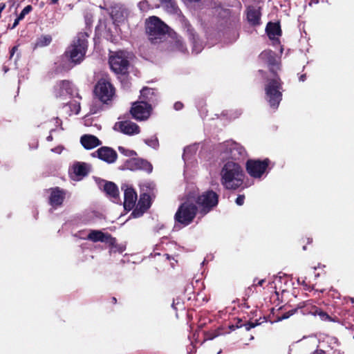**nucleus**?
<instances>
[{
    "instance_id": "8",
    "label": "nucleus",
    "mask_w": 354,
    "mask_h": 354,
    "mask_svg": "<svg viewBox=\"0 0 354 354\" xmlns=\"http://www.w3.org/2000/svg\"><path fill=\"white\" fill-rule=\"evenodd\" d=\"M196 203L201 211L206 214L218 203V195L213 191L203 192L197 198Z\"/></svg>"
},
{
    "instance_id": "11",
    "label": "nucleus",
    "mask_w": 354,
    "mask_h": 354,
    "mask_svg": "<svg viewBox=\"0 0 354 354\" xmlns=\"http://www.w3.org/2000/svg\"><path fill=\"white\" fill-rule=\"evenodd\" d=\"M92 155L109 164L114 162L117 159L116 152L113 149L108 147H100L93 153Z\"/></svg>"
},
{
    "instance_id": "31",
    "label": "nucleus",
    "mask_w": 354,
    "mask_h": 354,
    "mask_svg": "<svg viewBox=\"0 0 354 354\" xmlns=\"http://www.w3.org/2000/svg\"><path fill=\"white\" fill-rule=\"evenodd\" d=\"M145 142L149 147L154 149L157 148L158 146V140L156 137H153L150 139H147L145 140Z\"/></svg>"
},
{
    "instance_id": "22",
    "label": "nucleus",
    "mask_w": 354,
    "mask_h": 354,
    "mask_svg": "<svg viewBox=\"0 0 354 354\" xmlns=\"http://www.w3.org/2000/svg\"><path fill=\"white\" fill-rule=\"evenodd\" d=\"M55 93L57 97L68 98L72 95L71 84L68 81L59 83L55 87Z\"/></svg>"
},
{
    "instance_id": "16",
    "label": "nucleus",
    "mask_w": 354,
    "mask_h": 354,
    "mask_svg": "<svg viewBox=\"0 0 354 354\" xmlns=\"http://www.w3.org/2000/svg\"><path fill=\"white\" fill-rule=\"evenodd\" d=\"M115 127L118 128L124 134L132 136L140 132L139 127L131 121H122L117 123Z\"/></svg>"
},
{
    "instance_id": "25",
    "label": "nucleus",
    "mask_w": 354,
    "mask_h": 354,
    "mask_svg": "<svg viewBox=\"0 0 354 354\" xmlns=\"http://www.w3.org/2000/svg\"><path fill=\"white\" fill-rule=\"evenodd\" d=\"M267 34L270 39L275 40L281 35V28L279 24L269 23L266 27Z\"/></svg>"
},
{
    "instance_id": "47",
    "label": "nucleus",
    "mask_w": 354,
    "mask_h": 354,
    "mask_svg": "<svg viewBox=\"0 0 354 354\" xmlns=\"http://www.w3.org/2000/svg\"><path fill=\"white\" fill-rule=\"evenodd\" d=\"M299 79H300L301 81H304L305 80V75H301Z\"/></svg>"
},
{
    "instance_id": "18",
    "label": "nucleus",
    "mask_w": 354,
    "mask_h": 354,
    "mask_svg": "<svg viewBox=\"0 0 354 354\" xmlns=\"http://www.w3.org/2000/svg\"><path fill=\"white\" fill-rule=\"evenodd\" d=\"M110 14L114 22L118 24L124 21L128 15L127 10L120 5L113 6Z\"/></svg>"
},
{
    "instance_id": "20",
    "label": "nucleus",
    "mask_w": 354,
    "mask_h": 354,
    "mask_svg": "<svg viewBox=\"0 0 354 354\" xmlns=\"http://www.w3.org/2000/svg\"><path fill=\"white\" fill-rule=\"evenodd\" d=\"M127 167L131 170L142 169L147 172L152 171V165L150 162L142 159H131L128 162Z\"/></svg>"
},
{
    "instance_id": "3",
    "label": "nucleus",
    "mask_w": 354,
    "mask_h": 354,
    "mask_svg": "<svg viewBox=\"0 0 354 354\" xmlns=\"http://www.w3.org/2000/svg\"><path fill=\"white\" fill-rule=\"evenodd\" d=\"M167 30L168 26L157 17H151L146 21V31L152 43L158 42V39L161 40Z\"/></svg>"
},
{
    "instance_id": "15",
    "label": "nucleus",
    "mask_w": 354,
    "mask_h": 354,
    "mask_svg": "<svg viewBox=\"0 0 354 354\" xmlns=\"http://www.w3.org/2000/svg\"><path fill=\"white\" fill-rule=\"evenodd\" d=\"M259 59L268 64L272 72H274L275 69H278L279 61L275 57L274 53L271 50H264L259 55Z\"/></svg>"
},
{
    "instance_id": "41",
    "label": "nucleus",
    "mask_w": 354,
    "mask_h": 354,
    "mask_svg": "<svg viewBox=\"0 0 354 354\" xmlns=\"http://www.w3.org/2000/svg\"><path fill=\"white\" fill-rule=\"evenodd\" d=\"M17 48H18V46H14L12 50H11V53H10V57H12L13 55L15 54V53L17 50Z\"/></svg>"
},
{
    "instance_id": "12",
    "label": "nucleus",
    "mask_w": 354,
    "mask_h": 354,
    "mask_svg": "<svg viewBox=\"0 0 354 354\" xmlns=\"http://www.w3.org/2000/svg\"><path fill=\"white\" fill-rule=\"evenodd\" d=\"M86 239L93 242L100 241L106 243L112 246H114L116 243L115 239L111 237L110 234L104 233L100 230H91Z\"/></svg>"
},
{
    "instance_id": "40",
    "label": "nucleus",
    "mask_w": 354,
    "mask_h": 354,
    "mask_svg": "<svg viewBox=\"0 0 354 354\" xmlns=\"http://www.w3.org/2000/svg\"><path fill=\"white\" fill-rule=\"evenodd\" d=\"M182 108H183V104L181 102H178L174 104V109L176 110H180Z\"/></svg>"
},
{
    "instance_id": "34",
    "label": "nucleus",
    "mask_w": 354,
    "mask_h": 354,
    "mask_svg": "<svg viewBox=\"0 0 354 354\" xmlns=\"http://www.w3.org/2000/svg\"><path fill=\"white\" fill-rule=\"evenodd\" d=\"M72 105L73 106V109L71 110L72 113L78 114L80 110V103L75 102Z\"/></svg>"
},
{
    "instance_id": "27",
    "label": "nucleus",
    "mask_w": 354,
    "mask_h": 354,
    "mask_svg": "<svg viewBox=\"0 0 354 354\" xmlns=\"http://www.w3.org/2000/svg\"><path fill=\"white\" fill-rule=\"evenodd\" d=\"M185 4L191 6L197 4L198 6H207L211 3V0H182Z\"/></svg>"
},
{
    "instance_id": "2",
    "label": "nucleus",
    "mask_w": 354,
    "mask_h": 354,
    "mask_svg": "<svg viewBox=\"0 0 354 354\" xmlns=\"http://www.w3.org/2000/svg\"><path fill=\"white\" fill-rule=\"evenodd\" d=\"M86 37V33H80L71 45L68 47L65 53V57L70 62L68 68L80 64L84 59L87 49Z\"/></svg>"
},
{
    "instance_id": "33",
    "label": "nucleus",
    "mask_w": 354,
    "mask_h": 354,
    "mask_svg": "<svg viewBox=\"0 0 354 354\" xmlns=\"http://www.w3.org/2000/svg\"><path fill=\"white\" fill-rule=\"evenodd\" d=\"M32 10V6L28 5L26 6L22 11L21 12L20 15H19V19H23L24 17L28 14Z\"/></svg>"
},
{
    "instance_id": "32",
    "label": "nucleus",
    "mask_w": 354,
    "mask_h": 354,
    "mask_svg": "<svg viewBox=\"0 0 354 354\" xmlns=\"http://www.w3.org/2000/svg\"><path fill=\"white\" fill-rule=\"evenodd\" d=\"M138 6L139 8V9L142 11V12H147V10H149V8H150V6L148 3L147 1L146 0H142L140 1L138 4Z\"/></svg>"
},
{
    "instance_id": "29",
    "label": "nucleus",
    "mask_w": 354,
    "mask_h": 354,
    "mask_svg": "<svg viewBox=\"0 0 354 354\" xmlns=\"http://www.w3.org/2000/svg\"><path fill=\"white\" fill-rule=\"evenodd\" d=\"M140 98L142 101L144 100H151L153 95V90L149 88H145L141 91Z\"/></svg>"
},
{
    "instance_id": "36",
    "label": "nucleus",
    "mask_w": 354,
    "mask_h": 354,
    "mask_svg": "<svg viewBox=\"0 0 354 354\" xmlns=\"http://www.w3.org/2000/svg\"><path fill=\"white\" fill-rule=\"evenodd\" d=\"M319 315L322 320L330 319V317L324 312L321 311L319 313Z\"/></svg>"
},
{
    "instance_id": "42",
    "label": "nucleus",
    "mask_w": 354,
    "mask_h": 354,
    "mask_svg": "<svg viewBox=\"0 0 354 354\" xmlns=\"http://www.w3.org/2000/svg\"><path fill=\"white\" fill-rule=\"evenodd\" d=\"M21 19H19V17H17V18L15 19V22H14V24H13V25H12V28H15L18 25V24H19V21H21Z\"/></svg>"
},
{
    "instance_id": "35",
    "label": "nucleus",
    "mask_w": 354,
    "mask_h": 354,
    "mask_svg": "<svg viewBox=\"0 0 354 354\" xmlns=\"http://www.w3.org/2000/svg\"><path fill=\"white\" fill-rule=\"evenodd\" d=\"M244 199H245V197L244 196H239L236 200V203L238 205H242L244 203Z\"/></svg>"
},
{
    "instance_id": "46",
    "label": "nucleus",
    "mask_w": 354,
    "mask_h": 354,
    "mask_svg": "<svg viewBox=\"0 0 354 354\" xmlns=\"http://www.w3.org/2000/svg\"><path fill=\"white\" fill-rule=\"evenodd\" d=\"M263 282H264V280H263V279L260 280V281L258 282V285H259V286H262V284L263 283Z\"/></svg>"
},
{
    "instance_id": "17",
    "label": "nucleus",
    "mask_w": 354,
    "mask_h": 354,
    "mask_svg": "<svg viewBox=\"0 0 354 354\" xmlns=\"http://www.w3.org/2000/svg\"><path fill=\"white\" fill-rule=\"evenodd\" d=\"M88 169L89 167L87 164L76 162L72 167L71 177L75 180H79L87 174Z\"/></svg>"
},
{
    "instance_id": "37",
    "label": "nucleus",
    "mask_w": 354,
    "mask_h": 354,
    "mask_svg": "<svg viewBox=\"0 0 354 354\" xmlns=\"http://www.w3.org/2000/svg\"><path fill=\"white\" fill-rule=\"evenodd\" d=\"M63 150V147L62 146H58L55 148L51 149L53 152L57 153L58 154L61 153Z\"/></svg>"
},
{
    "instance_id": "13",
    "label": "nucleus",
    "mask_w": 354,
    "mask_h": 354,
    "mask_svg": "<svg viewBox=\"0 0 354 354\" xmlns=\"http://www.w3.org/2000/svg\"><path fill=\"white\" fill-rule=\"evenodd\" d=\"M225 153L229 155L232 159L239 160L245 156V151L239 144L229 142L226 144Z\"/></svg>"
},
{
    "instance_id": "24",
    "label": "nucleus",
    "mask_w": 354,
    "mask_h": 354,
    "mask_svg": "<svg viewBox=\"0 0 354 354\" xmlns=\"http://www.w3.org/2000/svg\"><path fill=\"white\" fill-rule=\"evenodd\" d=\"M246 15L247 19L250 24L253 26L259 24L261 14L259 8L254 6L248 7Z\"/></svg>"
},
{
    "instance_id": "4",
    "label": "nucleus",
    "mask_w": 354,
    "mask_h": 354,
    "mask_svg": "<svg viewBox=\"0 0 354 354\" xmlns=\"http://www.w3.org/2000/svg\"><path fill=\"white\" fill-rule=\"evenodd\" d=\"M281 82L278 77L268 80L265 86L266 98L270 106L277 108L281 100Z\"/></svg>"
},
{
    "instance_id": "14",
    "label": "nucleus",
    "mask_w": 354,
    "mask_h": 354,
    "mask_svg": "<svg viewBox=\"0 0 354 354\" xmlns=\"http://www.w3.org/2000/svg\"><path fill=\"white\" fill-rule=\"evenodd\" d=\"M150 205L151 198L149 195L147 194H142L140 195L137 206L131 214L135 218L140 217L150 207Z\"/></svg>"
},
{
    "instance_id": "44",
    "label": "nucleus",
    "mask_w": 354,
    "mask_h": 354,
    "mask_svg": "<svg viewBox=\"0 0 354 354\" xmlns=\"http://www.w3.org/2000/svg\"><path fill=\"white\" fill-rule=\"evenodd\" d=\"M176 45L178 46V48L181 49L182 42H181V41L180 39H178L176 41Z\"/></svg>"
},
{
    "instance_id": "49",
    "label": "nucleus",
    "mask_w": 354,
    "mask_h": 354,
    "mask_svg": "<svg viewBox=\"0 0 354 354\" xmlns=\"http://www.w3.org/2000/svg\"><path fill=\"white\" fill-rule=\"evenodd\" d=\"M162 3L168 2L169 0H160Z\"/></svg>"
},
{
    "instance_id": "28",
    "label": "nucleus",
    "mask_w": 354,
    "mask_h": 354,
    "mask_svg": "<svg viewBox=\"0 0 354 354\" xmlns=\"http://www.w3.org/2000/svg\"><path fill=\"white\" fill-rule=\"evenodd\" d=\"M51 41V37L48 35L41 36L38 38L35 44V47H43L48 45Z\"/></svg>"
},
{
    "instance_id": "6",
    "label": "nucleus",
    "mask_w": 354,
    "mask_h": 354,
    "mask_svg": "<svg viewBox=\"0 0 354 354\" xmlns=\"http://www.w3.org/2000/svg\"><path fill=\"white\" fill-rule=\"evenodd\" d=\"M109 64L115 73H124L128 67V60L126 53L118 51L111 53L109 57Z\"/></svg>"
},
{
    "instance_id": "5",
    "label": "nucleus",
    "mask_w": 354,
    "mask_h": 354,
    "mask_svg": "<svg viewBox=\"0 0 354 354\" xmlns=\"http://www.w3.org/2000/svg\"><path fill=\"white\" fill-rule=\"evenodd\" d=\"M196 208L192 203L190 198L182 204L175 214V219L177 222L187 225L189 224L194 218Z\"/></svg>"
},
{
    "instance_id": "23",
    "label": "nucleus",
    "mask_w": 354,
    "mask_h": 354,
    "mask_svg": "<svg viewBox=\"0 0 354 354\" xmlns=\"http://www.w3.org/2000/svg\"><path fill=\"white\" fill-rule=\"evenodd\" d=\"M80 142L86 149H92L101 145V141L97 137L90 134L82 136Z\"/></svg>"
},
{
    "instance_id": "1",
    "label": "nucleus",
    "mask_w": 354,
    "mask_h": 354,
    "mask_svg": "<svg viewBox=\"0 0 354 354\" xmlns=\"http://www.w3.org/2000/svg\"><path fill=\"white\" fill-rule=\"evenodd\" d=\"M220 175L222 185L227 189L239 188L244 179L242 167L234 160H228L223 164Z\"/></svg>"
},
{
    "instance_id": "9",
    "label": "nucleus",
    "mask_w": 354,
    "mask_h": 354,
    "mask_svg": "<svg viewBox=\"0 0 354 354\" xmlns=\"http://www.w3.org/2000/svg\"><path fill=\"white\" fill-rule=\"evenodd\" d=\"M268 163V159L263 161L249 160L246 163V170L252 177L260 178L266 170Z\"/></svg>"
},
{
    "instance_id": "26",
    "label": "nucleus",
    "mask_w": 354,
    "mask_h": 354,
    "mask_svg": "<svg viewBox=\"0 0 354 354\" xmlns=\"http://www.w3.org/2000/svg\"><path fill=\"white\" fill-rule=\"evenodd\" d=\"M104 192L113 198H116L118 195V189L116 185L111 182H106L104 185Z\"/></svg>"
},
{
    "instance_id": "19",
    "label": "nucleus",
    "mask_w": 354,
    "mask_h": 354,
    "mask_svg": "<svg viewBox=\"0 0 354 354\" xmlns=\"http://www.w3.org/2000/svg\"><path fill=\"white\" fill-rule=\"evenodd\" d=\"M65 198V193L58 187L52 189L49 197L50 204L54 208L60 206Z\"/></svg>"
},
{
    "instance_id": "50",
    "label": "nucleus",
    "mask_w": 354,
    "mask_h": 354,
    "mask_svg": "<svg viewBox=\"0 0 354 354\" xmlns=\"http://www.w3.org/2000/svg\"><path fill=\"white\" fill-rule=\"evenodd\" d=\"M47 139H48V140H52V137H51V136H48V137L47 138Z\"/></svg>"
},
{
    "instance_id": "38",
    "label": "nucleus",
    "mask_w": 354,
    "mask_h": 354,
    "mask_svg": "<svg viewBox=\"0 0 354 354\" xmlns=\"http://www.w3.org/2000/svg\"><path fill=\"white\" fill-rule=\"evenodd\" d=\"M256 324H253V323H247L244 325L246 330H250L251 328L255 327Z\"/></svg>"
},
{
    "instance_id": "45",
    "label": "nucleus",
    "mask_w": 354,
    "mask_h": 354,
    "mask_svg": "<svg viewBox=\"0 0 354 354\" xmlns=\"http://www.w3.org/2000/svg\"><path fill=\"white\" fill-rule=\"evenodd\" d=\"M314 354H325L322 351H317L314 353Z\"/></svg>"
},
{
    "instance_id": "48",
    "label": "nucleus",
    "mask_w": 354,
    "mask_h": 354,
    "mask_svg": "<svg viewBox=\"0 0 354 354\" xmlns=\"http://www.w3.org/2000/svg\"><path fill=\"white\" fill-rule=\"evenodd\" d=\"M52 1L53 3H56L58 0H50Z\"/></svg>"
},
{
    "instance_id": "7",
    "label": "nucleus",
    "mask_w": 354,
    "mask_h": 354,
    "mask_svg": "<svg viewBox=\"0 0 354 354\" xmlns=\"http://www.w3.org/2000/svg\"><path fill=\"white\" fill-rule=\"evenodd\" d=\"M95 93L103 102L111 100L114 95V88L106 78L100 79L95 87Z\"/></svg>"
},
{
    "instance_id": "21",
    "label": "nucleus",
    "mask_w": 354,
    "mask_h": 354,
    "mask_svg": "<svg viewBox=\"0 0 354 354\" xmlns=\"http://www.w3.org/2000/svg\"><path fill=\"white\" fill-rule=\"evenodd\" d=\"M137 200V194L131 188L128 187L124 189V207L127 210H131L133 208Z\"/></svg>"
},
{
    "instance_id": "43",
    "label": "nucleus",
    "mask_w": 354,
    "mask_h": 354,
    "mask_svg": "<svg viewBox=\"0 0 354 354\" xmlns=\"http://www.w3.org/2000/svg\"><path fill=\"white\" fill-rule=\"evenodd\" d=\"M290 314L286 313L284 314L281 319H279V320L283 319H287L290 317Z\"/></svg>"
},
{
    "instance_id": "10",
    "label": "nucleus",
    "mask_w": 354,
    "mask_h": 354,
    "mask_svg": "<svg viewBox=\"0 0 354 354\" xmlns=\"http://www.w3.org/2000/svg\"><path fill=\"white\" fill-rule=\"evenodd\" d=\"M151 107L144 101L134 102L131 109L133 117L138 120L147 119L151 113Z\"/></svg>"
},
{
    "instance_id": "30",
    "label": "nucleus",
    "mask_w": 354,
    "mask_h": 354,
    "mask_svg": "<svg viewBox=\"0 0 354 354\" xmlns=\"http://www.w3.org/2000/svg\"><path fill=\"white\" fill-rule=\"evenodd\" d=\"M118 150L121 153L124 154L126 156L133 157L136 155V153L134 151L126 149L124 147H119Z\"/></svg>"
},
{
    "instance_id": "39",
    "label": "nucleus",
    "mask_w": 354,
    "mask_h": 354,
    "mask_svg": "<svg viewBox=\"0 0 354 354\" xmlns=\"http://www.w3.org/2000/svg\"><path fill=\"white\" fill-rule=\"evenodd\" d=\"M201 49L202 46L201 45L198 46L196 44H194V50L195 51L196 53H198L199 52H201Z\"/></svg>"
}]
</instances>
